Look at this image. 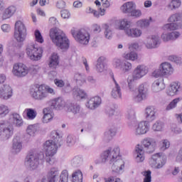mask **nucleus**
Listing matches in <instances>:
<instances>
[{
	"mask_svg": "<svg viewBox=\"0 0 182 182\" xmlns=\"http://www.w3.org/2000/svg\"><path fill=\"white\" fill-rule=\"evenodd\" d=\"M83 163V158L80 156H76L71 160L73 167H80Z\"/></svg>",
	"mask_w": 182,
	"mask_h": 182,
	"instance_id": "09e8293b",
	"label": "nucleus"
},
{
	"mask_svg": "<svg viewBox=\"0 0 182 182\" xmlns=\"http://www.w3.org/2000/svg\"><path fill=\"white\" fill-rule=\"evenodd\" d=\"M136 3H134V1H128L121 6V11L123 14H132L134 9H136Z\"/></svg>",
	"mask_w": 182,
	"mask_h": 182,
	"instance_id": "c9c22d12",
	"label": "nucleus"
},
{
	"mask_svg": "<svg viewBox=\"0 0 182 182\" xmlns=\"http://www.w3.org/2000/svg\"><path fill=\"white\" fill-rule=\"evenodd\" d=\"M14 95L12 87L8 84H4L0 87V99L9 100Z\"/></svg>",
	"mask_w": 182,
	"mask_h": 182,
	"instance_id": "6ab92c4d",
	"label": "nucleus"
},
{
	"mask_svg": "<svg viewBox=\"0 0 182 182\" xmlns=\"http://www.w3.org/2000/svg\"><path fill=\"white\" fill-rule=\"evenodd\" d=\"M77 141H79V139L75 136L69 135L67 137V146L69 147H72V146H75Z\"/></svg>",
	"mask_w": 182,
	"mask_h": 182,
	"instance_id": "864d4df0",
	"label": "nucleus"
},
{
	"mask_svg": "<svg viewBox=\"0 0 182 182\" xmlns=\"http://www.w3.org/2000/svg\"><path fill=\"white\" fill-rule=\"evenodd\" d=\"M126 119L127 120L132 121L136 119V112L133 109H128L126 114Z\"/></svg>",
	"mask_w": 182,
	"mask_h": 182,
	"instance_id": "4d7b16f0",
	"label": "nucleus"
},
{
	"mask_svg": "<svg viewBox=\"0 0 182 182\" xmlns=\"http://www.w3.org/2000/svg\"><path fill=\"white\" fill-rule=\"evenodd\" d=\"M70 32L77 43L83 46L89 45V42H90V33L89 32L84 29L76 30V28H72Z\"/></svg>",
	"mask_w": 182,
	"mask_h": 182,
	"instance_id": "9b49d317",
	"label": "nucleus"
},
{
	"mask_svg": "<svg viewBox=\"0 0 182 182\" xmlns=\"http://www.w3.org/2000/svg\"><path fill=\"white\" fill-rule=\"evenodd\" d=\"M26 55L33 62H38L43 56V49L37 46L35 43H30L26 46Z\"/></svg>",
	"mask_w": 182,
	"mask_h": 182,
	"instance_id": "9d476101",
	"label": "nucleus"
},
{
	"mask_svg": "<svg viewBox=\"0 0 182 182\" xmlns=\"http://www.w3.org/2000/svg\"><path fill=\"white\" fill-rule=\"evenodd\" d=\"M55 95V90L48 85H33L30 88V96L36 100H43L49 94Z\"/></svg>",
	"mask_w": 182,
	"mask_h": 182,
	"instance_id": "0eeeda50",
	"label": "nucleus"
},
{
	"mask_svg": "<svg viewBox=\"0 0 182 182\" xmlns=\"http://www.w3.org/2000/svg\"><path fill=\"white\" fill-rule=\"evenodd\" d=\"M48 23L50 26H58L59 21L55 17H50L48 20Z\"/></svg>",
	"mask_w": 182,
	"mask_h": 182,
	"instance_id": "338daca9",
	"label": "nucleus"
},
{
	"mask_svg": "<svg viewBox=\"0 0 182 182\" xmlns=\"http://www.w3.org/2000/svg\"><path fill=\"white\" fill-rule=\"evenodd\" d=\"M133 158L135 163H143L146 159V156L144 154V149H143V146L140 144H137L135 147V150L134 151Z\"/></svg>",
	"mask_w": 182,
	"mask_h": 182,
	"instance_id": "4be33fe9",
	"label": "nucleus"
},
{
	"mask_svg": "<svg viewBox=\"0 0 182 182\" xmlns=\"http://www.w3.org/2000/svg\"><path fill=\"white\" fill-rule=\"evenodd\" d=\"M122 64L123 63H122L120 58H114L112 61V65L115 69H121Z\"/></svg>",
	"mask_w": 182,
	"mask_h": 182,
	"instance_id": "bf43d9fd",
	"label": "nucleus"
},
{
	"mask_svg": "<svg viewBox=\"0 0 182 182\" xmlns=\"http://www.w3.org/2000/svg\"><path fill=\"white\" fill-rule=\"evenodd\" d=\"M149 73V67L144 64L138 65L133 70L132 75H129L127 82L128 90L130 92H136V80L143 79Z\"/></svg>",
	"mask_w": 182,
	"mask_h": 182,
	"instance_id": "39448f33",
	"label": "nucleus"
},
{
	"mask_svg": "<svg viewBox=\"0 0 182 182\" xmlns=\"http://www.w3.org/2000/svg\"><path fill=\"white\" fill-rule=\"evenodd\" d=\"M114 136H116V129L111 128L104 133L103 139L105 141H109V140H112Z\"/></svg>",
	"mask_w": 182,
	"mask_h": 182,
	"instance_id": "c03bdc74",
	"label": "nucleus"
},
{
	"mask_svg": "<svg viewBox=\"0 0 182 182\" xmlns=\"http://www.w3.org/2000/svg\"><path fill=\"white\" fill-rule=\"evenodd\" d=\"M36 132H38V127L35 124L28 125L26 129V133L29 136H35V133H36Z\"/></svg>",
	"mask_w": 182,
	"mask_h": 182,
	"instance_id": "5fc2aeb1",
	"label": "nucleus"
},
{
	"mask_svg": "<svg viewBox=\"0 0 182 182\" xmlns=\"http://www.w3.org/2000/svg\"><path fill=\"white\" fill-rule=\"evenodd\" d=\"M102 28L104 29V36L105 39H108L110 41V39H112L114 32H113V26L110 23H103Z\"/></svg>",
	"mask_w": 182,
	"mask_h": 182,
	"instance_id": "72a5a7b5",
	"label": "nucleus"
},
{
	"mask_svg": "<svg viewBox=\"0 0 182 182\" xmlns=\"http://www.w3.org/2000/svg\"><path fill=\"white\" fill-rule=\"evenodd\" d=\"M60 181H69V173L68 170H63L60 175Z\"/></svg>",
	"mask_w": 182,
	"mask_h": 182,
	"instance_id": "680f3d73",
	"label": "nucleus"
},
{
	"mask_svg": "<svg viewBox=\"0 0 182 182\" xmlns=\"http://www.w3.org/2000/svg\"><path fill=\"white\" fill-rule=\"evenodd\" d=\"M107 65L106 64V58L101 56L97 60L96 70L98 73H103L107 70Z\"/></svg>",
	"mask_w": 182,
	"mask_h": 182,
	"instance_id": "473e14b6",
	"label": "nucleus"
},
{
	"mask_svg": "<svg viewBox=\"0 0 182 182\" xmlns=\"http://www.w3.org/2000/svg\"><path fill=\"white\" fill-rule=\"evenodd\" d=\"M16 13V6H10L7 7L4 11L0 14L1 19L2 21H6V19H11L14 15Z\"/></svg>",
	"mask_w": 182,
	"mask_h": 182,
	"instance_id": "cd10ccee",
	"label": "nucleus"
},
{
	"mask_svg": "<svg viewBox=\"0 0 182 182\" xmlns=\"http://www.w3.org/2000/svg\"><path fill=\"white\" fill-rule=\"evenodd\" d=\"M50 38L55 46L61 50H68L70 46L69 38L63 31L54 28L50 30Z\"/></svg>",
	"mask_w": 182,
	"mask_h": 182,
	"instance_id": "20e7f679",
	"label": "nucleus"
},
{
	"mask_svg": "<svg viewBox=\"0 0 182 182\" xmlns=\"http://www.w3.org/2000/svg\"><path fill=\"white\" fill-rule=\"evenodd\" d=\"M149 130L150 124L147 121H141L134 124L132 127L134 136H144V134H147Z\"/></svg>",
	"mask_w": 182,
	"mask_h": 182,
	"instance_id": "ddd939ff",
	"label": "nucleus"
},
{
	"mask_svg": "<svg viewBox=\"0 0 182 182\" xmlns=\"http://www.w3.org/2000/svg\"><path fill=\"white\" fill-rule=\"evenodd\" d=\"M141 144L147 153H153L156 150L157 142L150 137H146L141 141Z\"/></svg>",
	"mask_w": 182,
	"mask_h": 182,
	"instance_id": "412c9836",
	"label": "nucleus"
},
{
	"mask_svg": "<svg viewBox=\"0 0 182 182\" xmlns=\"http://www.w3.org/2000/svg\"><path fill=\"white\" fill-rule=\"evenodd\" d=\"M161 40L159 34H152L146 38L145 46L147 49H156L160 46Z\"/></svg>",
	"mask_w": 182,
	"mask_h": 182,
	"instance_id": "dca6fc26",
	"label": "nucleus"
},
{
	"mask_svg": "<svg viewBox=\"0 0 182 182\" xmlns=\"http://www.w3.org/2000/svg\"><path fill=\"white\" fill-rule=\"evenodd\" d=\"M170 147V141L168 139H162L161 141V150L164 151Z\"/></svg>",
	"mask_w": 182,
	"mask_h": 182,
	"instance_id": "052dcab7",
	"label": "nucleus"
},
{
	"mask_svg": "<svg viewBox=\"0 0 182 182\" xmlns=\"http://www.w3.org/2000/svg\"><path fill=\"white\" fill-rule=\"evenodd\" d=\"M59 178V169L58 168H51L47 173L46 178H43L41 182H58Z\"/></svg>",
	"mask_w": 182,
	"mask_h": 182,
	"instance_id": "b1692460",
	"label": "nucleus"
},
{
	"mask_svg": "<svg viewBox=\"0 0 182 182\" xmlns=\"http://www.w3.org/2000/svg\"><path fill=\"white\" fill-rule=\"evenodd\" d=\"M120 148L118 146L109 147L100 155V157L95 161V164H103L109 161L112 164V170L117 174L124 171V161L119 158Z\"/></svg>",
	"mask_w": 182,
	"mask_h": 182,
	"instance_id": "f257e3e1",
	"label": "nucleus"
},
{
	"mask_svg": "<svg viewBox=\"0 0 182 182\" xmlns=\"http://www.w3.org/2000/svg\"><path fill=\"white\" fill-rule=\"evenodd\" d=\"M166 31L163 32L161 35V38L164 42H174V41H177L181 35L178 31Z\"/></svg>",
	"mask_w": 182,
	"mask_h": 182,
	"instance_id": "aec40b11",
	"label": "nucleus"
},
{
	"mask_svg": "<svg viewBox=\"0 0 182 182\" xmlns=\"http://www.w3.org/2000/svg\"><path fill=\"white\" fill-rule=\"evenodd\" d=\"M28 36V28L23 21L18 20L14 25V38L18 43H23Z\"/></svg>",
	"mask_w": 182,
	"mask_h": 182,
	"instance_id": "1a4fd4ad",
	"label": "nucleus"
},
{
	"mask_svg": "<svg viewBox=\"0 0 182 182\" xmlns=\"http://www.w3.org/2000/svg\"><path fill=\"white\" fill-rule=\"evenodd\" d=\"M50 140L43 144V149L46 152V161L48 164L55 163V154L58 153V148L62 146V136L58 131H52Z\"/></svg>",
	"mask_w": 182,
	"mask_h": 182,
	"instance_id": "7ed1b4c3",
	"label": "nucleus"
},
{
	"mask_svg": "<svg viewBox=\"0 0 182 182\" xmlns=\"http://www.w3.org/2000/svg\"><path fill=\"white\" fill-rule=\"evenodd\" d=\"M144 176V182H151V171H145L142 173Z\"/></svg>",
	"mask_w": 182,
	"mask_h": 182,
	"instance_id": "e2e57ef3",
	"label": "nucleus"
},
{
	"mask_svg": "<svg viewBox=\"0 0 182 182\" xmlns=\"http://www.w3.org/2000/svg\"><path fill=\"white\" fill-rule=\"evenodd\" d=\"M168 59L170 62H173V63H176V65L181 63V57L178 55H171L168 57Z\"/></svg>",
	"mask_w": 182,
	"mask_h": 182,
	"instance_id": "13d9d810",
	"label": "nucleus"
},
{
	"mask_svg": "<svg viewBox=\"0 0 182 182\" xmlns=\"http://www.w3.org/2000/svg\"><path fill=\"white\" fill-rule=\"evenodd\" d=\"M59 65V55L56 53H53L48 60V66L53 69H56Z\"/></svg>",
	"mask_w": 182,
	"mask_h": 182,
	"instance_id": "e433bc0d",
	"label": "nucleus"
},
{
	"mask_svg": "<svg viewBox=\"0 0 182 182\" xmlns=\"http://www.w3.org/2000/svg\"><path fill=\"white\" fill-rule=\"evenodd\" d=\"M178 21V14H173L168 19V22H170L168 23H166L162 26V29L164 31H177L178 29V24L174 22H177Z\"/></svg>",
	"mask_w": 182,
	"mask_h": 182,
	"instance_id": "a211bd4d",
	"label": "nucleus"
},
{
	"mask_svg": "<svg viewBox=\"0 0 182 182\" xmlns=\"http://www.w3.org/2000/svg\"><path fill=\"white\" fill-rule=\"evenodd\" d=\"M11 73L15 77L28 76V66L22 63H16L13 65Z\"/></svg>",
	"mask_w": 182,
	"mask_h": 182,
	"instance_id": "2eb2a0df",
	"label": "nucleus"
},
{
	"mask_svg": "<svg viewBox=\"0 0 182 182\" xmlns=\"http://www.w3.org/2000/svg\"><path fill=\"white\" fill-rule=\"evenodd\" d=\"M23 116L26 117L27 120H35L38 116V112L35 109L26 108L23 112Z\"/></svg>",
	"mask_w": 182,
	"mask_h": 182,
	"instance_id": "f704fd0d",
	"label": "nucleus"
},
{
	"mask_svg": "<svg viewBox=\"0 0 182 182\" xmlns=\"http://www.w3.org/2000/svg\"><path fill=\"white\" fill-rule=\"evenodd\" d=\"M50 107L53 109H56L57 110H62V109L66 107V103L63 99L58 97L55 98L50 102Z\"/></svg>",
	"mask_w": 182,
	"mask_h": 182,
	"instance_id": "7c9ffc66",
	"label": "nucleus"
},
{
	"mask_svg": "<svg viewBox=\"0 0 182 182\" xmlns=\"http://www.w3.org/2000/svg\"><path fill=\"white\" fill-rule=\"evenodd\" d=\"M132 21L129 18H121L117 21L116 29L118 31H124L125 35L127 33L128 29L131 28Z\"/></svg>",
	"mask_w": 182,
	"mask_h": 182,
	"instance_id": "393cba45",
	"label": "nucleus"
},
{
	"mask_svg": "<svg viewBox=\"0 0 182 182\" xmlns=\"http://www.w3.org/2000/svg\"><path fill=\"white\" fill-rule=\"evenodd\" d=\"M170 6H172L173 9L180 8L181 6V0H171Z\"/></svg>",
	"mask_w": 182,
	"mask_h": 182,
	"instance_id": "0e129e2a",
	"label": "nucleus"
},
{
	"mask_svg": "<svg viewBox=\"0 0 182 182\" xmlns=\"http://www.w3.org/2000/svg\"><path fill=\"white\" fill-rule=\"evenodd\" d=\"M153 21V18L151 17H149V19L147 18H142L138 20L136 23V26H139V28H141V29H146L149 26H150V23Z\"/></svg>",
	"mask_w": 182,
	"mask_h": 182,
	"instance_id": "79ce46f5",
	"label": "nucleus"
},
{
	"mask_svg": "<svg viewBox=\"0 0 182 182\" xmlns=\"http://www.w3.org/2000/svg\"><path fill=\"white\" fill-rule=\"evenodd\" d=\"M9 113V107L5 105H0V117H5Z\"/></svg>",
	"mask_w": 182,
	"mask_h": 182,
	"instance_id": "6e6d98bb",
	"label": "nucleus"
},
{
	"mask_svg": "<svg viewBox=\"0 0 182 182\" xmlns=\"http://www.w3.org/2000/svg\"><path fill=\"white\" fill-rule=\"evenodd\" d=\"M174 73V67L170 62L164 61L161 63L159 68L154 69L151 73L152 77L158 79V77H166L171 76Z\"/></svg>",
	"mask_w": 182,
	"mask_h": 182,
	"instance_id": "6e6552de",
	"label": "nucleus"
},
{
	"mask_svg": "<svg viewBox=\"0 0 182 182\" xmlns=\"http://www.w3.org/2000/svg\"><path fill=\"white\" fill-rule=\"evenodd\" d=\"M157 114V108L154 106H149L145 109L144 117L148 120V122H153L156 120Z\"/></svg>",
	"mask_w": 182,
	"mask_h": 182,
	"instance_id": "bb28decb",
	"label": "nucleus"
},
{
	"mask_svg": "<svg viewBox=\"0 0 182 182\" xmlns=\"http://www.w3.org/2000/svg\"><path fill=\"white\" fill-rule=\"evenodd\" d=\"M14 124L16 127L23 126V119L21 114L13 113L10 115L9 120L0 122V141H6L14 136Z\"/></svg>",
	"mask_w": 182,
	"mask_h": 182,
	"instance_id": "f03ea898",
	"label": "nucleus"
},
{
	"mask_svg": "<svg viewBox=\"0 0 182 182\" xmlns=\"http://www.w3.org/2000/svg\"><path fill=\"white\" fill-rule=\"evenodd\" d=\"M166 163H167V156L161 153L152 155L149 159V166L155 170L163 168L164 166H166Z\"/></svg>",
	"mask_w": 182,
	"mask_h": 182,
	"instance_id": "f8f14e48",
	"label": "nucleus"
},
{
	"mask_svg": "<svg viewBox=\"0 0 182 182\" xmlns=\"http://www.w3.org/2000/svg\"><path fill=\"white\" fill-rule=\"evenodd\" d=\"M65 112H69L73 114H77L80 113V106L77 104H67L65 107Z\"/></svg>",
	"mask_w": 182,
	"mask_h": 182,
	"instance_id": "58836bf2",
	"label": "nucleus"
},
{
	"mask_svg": "<svg viewBox=\"0 0 182 182\" xmlns=\"http://www.w3.org/2000/svg\"><path fill=\"white\" fill-rule=\"evenodd\" d=\"M112 80L114 82V87L111 92V96L114 99H121L122 98V88L120 87V85L119 83H117V81L114 79V77L112 78Z\"/></svg>",
	"mask_w": 182,
	"mask_h": 182,
	"instance_id": "2f4dec72",
	"label": "nucleus"
},
{
	"mask_svg": "<svg viewBox=\"0 0 182 182\" xmlns=\"http://www.w3.org/2000/svg\"><path fill=\"white\" fill-rule=\"evenodd\" d=\"M181 97L174 98L169 102V105H166L165 110H166V112L173 110V109H176V107H177L178 105L181 102Z\"/></svg>",
	"mask_w": 182,
	"mask_h": 182,
	"instance_id": "37998d69",
	"label": "nucleus"
},
{
	"mask_svg": "<svg viewBox=\"0 0 182 182\" xmlns=\"http://www.w3.org/2000/svg\"><path fill=\"white\" fill-rule=\"evenodd\" d=\"M121 70L123 73H129L133 69V64L129 61H124L121 65Z\"/></svg>",
	"mask_w": 182,
	"mask_h": 182,
	"instance_id": "49530a36",
	"label": "nucleus"
},
{
	"mask_svg": "<svg viewBox=\"0 0 182 182\" xmlns=\"http://www.w3.org/2000/svg\"><path fill=\"white\" fill-rule=\"evenodd\" d=\"M73 95L77 100H81V99H86L87 97L86 92L80 88H75Z\"/></svg>",
	"mask_w": 182,
	"mask_h": 182,
	"instance_id": "ea45409f",
	"label": "nucleus"
},
{
	"mask_svg": "<svg viewBox=\"0 0 182 182\" xmlns=\"http://www.w3.org/2000/svg\"><path fill=\"white\" fill-rule=\"evenodd\" d=\"M34 38H35V41L37 42V43H43V42H45V40L43 39V36H42V33L38 29L35 30L34 31Z\"/></svg>",
	"mask_w": 182,
	"mask_h": 182,
	"instance_id": "603ef678",
	"label": "nucleus"
},
{
	"mask_svg": "<svg viewBox=\"0 0 182 182\" xmlns=\"http://www.w3.org/2000/svg\"><path fill=\"white\" fill-rule=\"evenodd\" d=\"M127 38H131L132 39H136L137 38H141L143 36V30L139 27H129L127 30V33H125Z\"/></svg>",
	"mask_w": 182,
	"mask_h": 182,
	"instance_id": "a878e982",
	"label": "nucleus"
},
{
	"mask_svg": "<svg viewBox=\"0 0 182 182\" xmlns=\"http://www.w3.org/2000/svg\"><path fill=\"white\" fill-rule=\"evenodd\" d=\"M100 105H102V98L99 96H95L88 100L85 106L87 109H90V110H95V109H97Z\"/></svg>",
	"mask_w": 182,
	"mask_h": 182,
	"instance_id": "c85d7f7f",
	"label": "nucleus"
},
{
	"mask_svg": "<svg viewBox=\"0 0 182 182\" xmlns=\"http://www.w3.org/2000/svg\"><path fill=\"white\" fill-rule=\"evenodd\" d=\"M73 182H83V173L82 171L77 170L72 174Z\"/></svg>",
	"mask_w": 182,
	"mask_h": 182,
	"instance_id": "a18cd8bd",
	"label": "nucleus"
},
{
	"mask_svg": "<svg viewBox=\"0 0 182 182\" xmlns=\"http://www.w3.org/2000/svg\"><path fill=\"white\" fill-rule=\"evenodd\" d=\"M182 92L181 82L178 81L172 82L166 90V95L173 97V96H177Z\"/></svg>",
	"mask_w": 182,
	"mask_h": 182,
	"instance_id": "f3484780",
	"label": "nucleus"
},
{
	"mask_svg": "<svg viewBox=\"0 0 182 182\" xmlns=\"http://www.w3.org/2000/svg\"><path fill=\"white\" fill-rule=\"evenodd\" d=\"M149 96V87L146 84H141L138 87V94H132V99L136 103L146 100Z\"/></svg>",
	"mask_w": 182,
	"mask_h": 182,
	"instance_id": "4468645a",
	"label": "nucleus"
},
{
	"mask_svg": "<svg viewBox=\"0 0 182 182\" xmlns=\"http://www.w3.org/2000/svg\"><path fill=\"white\" fill-rule=\"evenodd\" d=\"M153 132H163L164 130V122L158 120L151 127Z\"/></svg>",
	"mask_w": 182,
	"mask_h": 182,
	"instance_id": "de8ad7c7",
	"label": "nucleus"
},
{
	"mask_svg": "<svg viewBox=\"0 0 182 182\" xmlns=\"http://www.w3.org/2000/svg\"><path fill=\"white\" fill-rule=\"evenodd\" d=\"M23 141V134L17 133L13 139V150L14 153H20L22 150V143Z\"/></svg>",
	"mask_w": 182,
	"mask_h": 182,
	"instance_id": "5701e85b",
	"label": "nucleus"
},
{
	"mask_svg": "<svg viewBox=\"0 0 182 182\" xmlns=\"http://www.w3.org/2000/svg\"><path fill=\"white\" fill-rule=\"evenodd\" d=\"M27 75H36L41 70V67L38 65H32L29 67L27 66Z\"/></svg>",
	"mask_w": 182,
	"mask_h": 182,
	"instance_id": "8fccbe9b",
	"label": "nucleus"
},
{
	"mask_svg": "<svg viewBox=\"0 0 182 182\" xmlns=\"http://www.w3.org/2000/svg\"><path fill=\"white\" fill-rule=\"evenodd\" d=\"M43 123H50L53 120V117H55V113L52 110L51 107H46L43 109Z\"/></svg>",
	"mask_w": 182,
	"mask_h": 182,
	"instance_id": "c756f323",
	"label": "nucleus"
},
{
	"mask_svg": "<svg viewBox=\"0 0 182 182\" xmlns=\"http://www.w3.org/2000/svg\"><path fill=\"white\" fill-rule=\"evenodd\" d=\"M131 15L134 18H141L143 13L140 9H134V11H132Z\"/></svg>",
	"mask_w": 182,
	"mask_h": 182,
	"instance_id": "69168bd1",
	"label": "nucleus"
},
{
	"mask_svg": "<svg viewBox=\"0 0 182 182\" xmlns=\"http://www.w3.org/2000/svg\"><path fill=\"white\" fill-rule=\"evenodd\" d=\"M45 161L43 153H38L35 151H30L25 158L24 166L30 171H35L39 168V166Z\"/></svg>",
	"mask_w": 182,
	"mask_h": 182,
	"instance_id": "423d86ee",
	"label": "nucleus"
},
{
	"mask_svg": "<svg viewBox=\"0 0 182 182\" xmlns=\"http://www.w3.org/2000/svg\"><path fill=\"white\" fill-rule=\"evenodd\" d=\"M122 58L125 60H130L131 62H136L139 59V54L136 51H129L128 53H124L122 54Z\"/></svg>",
	"mask_w": 182,
	"mask_h": 182,
	"instance_id": "a19ab883",
	"label": "nucleus"
},
{
	"mask_svg": "<svg viewBox=\"0 0 182 182\" xmlns=\"http://www.w3.org/2000/svg\"><path fill=\"white\" fill-rule=\"evenodd\" d=\"M54 83L57 87L62 88L65 86V81L63 80H60L59 78H56L54 80Z\"/></svg>",
	"mask_w": 182,
	"mask_h": 182,
	"instance_id": "774afa93",
	"label": "nucleus"
},
{
	"mask_svg": "<svg viewBox=\"0 0 182 182\" xmlns=\"http://www.w3.org/2000/svg\"><path fill=\"white\" fill-rule=\"evenodd\" d=\"M128 49L132 51L140 50V49H141V46L138 41H132L128 43Z\"/></svg>",
	"mask_w": 182,
	"mask_h": 182,
	"instance_id": "3c124183",
	"label": "nucleus"
},
{
	"mask_svg": "<svg viewBox=\"0 0 182 182\" xmlns=\"http://www.w3.org/2000/svg\"><path fill=\"white\" fill-rule=\"evenodd\" d=\"M164 89H166V85L159 80H156L151 86V90L154 93H159V92H161Z\"/></svg>",
	"mask_w": 182,
	"mask_h": 182,
	"instance_id": "4c0bfd02",
	"label": "nucleus"
}]
</instances>
